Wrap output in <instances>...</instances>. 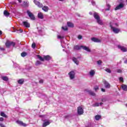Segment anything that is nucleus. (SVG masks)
<instances>
[{
    "label": "nucleus",
    "mask_w": 127,
    "mask_h": 127,
    "mask_svg": "<svg viewBox=\"0 0 127 127\" xmlns=\"http://www.w3.org/2000/svg\"><path fill=\"white\" fill-rule=\"evenodd\" d=\"M34 2L36 4V5H37V6H38V7H42V9L43 10H44V11L47 12L48 11V10H49V7H48V6H43V4H42V3H40L39 1L36 0H34Z\"/></svg>",
    "instance_id": "obj_1"
},
{
    "label": "nucleus",
    "mask_w": 127,
    "mask_h": 127,
    "mask_svg": "<svg viewBox=\"0 0 127 127\" xmlns=\"http://www.w3.org/2000/svg\"><path fill=\"white\" fill-rule=\"evenodd\" d=\"M118 26H119V24L117 23H110V27L114 33H119V32H120V29L116 28L118 27Z\"/></svg>",
    "instance_id": "obj_2"
},
{
    "label": "nucleus",
    "mask_w": 127,
    "mask_h": 127,
    "mask_svg": "<svg viewBox=\"0 0 127 127\" xmlns=\"http://www.w3.org/2000/svg\"><path fill=\"white\" fill-rule=\"evenodd\" d=\"M93 16L95 19H96L97 22L98 23V24L100 25H104V23L103 22V21L100 18V16H99V14H98V13L95 12L93 14Z\"/></svg>",
    "instance_id": "obj_3"
},
{
    "label": "nucleus",
    "mask_w": 127,
    "mask_h": 127,
    "mask_svg": "<svg viewBox=\"0 0 127 127\" xmlns=\"http://www.w3.org/2000/svg\"><path fill=\"white\" fill-rule=\"evenodd\" d=\"M37 57L38 59H39L40 61H44V60H46L47 61H48L49 60H51V57L49 56H44V58H43L42 57H41V56L38 55H37Z\"/></svg>",
    "instance_id": "obj_4"
},
{
    "label": "nucleus",
    "mask_w": 127,
    "mask_h": 127,
    "mask_svg": "<svg viewBox=\"0 0 127 127\" xmlns=\"http://www.w3.org/2000/svg\"><path fill=\"white\" fill-rule=\"evenodd\" d=\"M5 45L7 48H9L10 46H15V44L13 42L9 41H7L5 44Z\"/></svg>",
    "instance_id": "obj_5"
},
{
    "label": "nucleus",
    "mask_w": 127,
    "mask_h": 127,
    "mask_svg": "<svg viewBox=\"0 0 127 127\" xmlns=\"http://www.w3.org/2000/svg\"><path fill=\"white\" fill-rule=\"evenodd\" d=\"M27 13L28 16L30 17V18L32 20H34V19H35V17L34 16V15L33 14V13H31V12H30V11L28 10L27 11Z\"/></svg>",
    "instance_id": "obj_6"
},
{
    "label": "nucleus",
    "mask_w": 127,
    "mask_h": 127,
    "mask_svg": "<svg viewBox=\"0 0 127 127\" xmlns=\"http://www.w3.org/2000/svg\"><path fill=\"white\" fill-rule=\"evenodd\" d=\"M77 114L78 115H83L84 114V110L82 107L80 106L77 108Z\"/></svg>",
    "instance_id": "obj_7"
},
{
    "label": "nucleus",
    "mask_w": 127,
    "mask_h": 127,
    "mask_svg": "<svg viewBox=\"0 0 127 127\" xmlns=\"http://www.w3.org/2000/svg\"><path fill=\"white\" fill-rule=\"evenodd\" d=\"M125 6V4L123 3H121L119 5H117L116 7L115 8V10H118L119 9H121V8H124Z\"/></svg>",
    "instance_id": "obj_8"
},
{
    "label": "nucleus",
    "mask_w": 127,
    "mask_h": 127,
    "mask_svg": "<svg viewBox=\"0 0 127 127\" xmlns=\"http://www.w3.org/2000/svg\"><path fill=\"white\" fill-rule=\"evenodd\" d=\"M69 78L70 80H73L75 78V72L74 71H71L68 73Z\"/></svg>",
    "instance_id": "obj_9"
},
{
    "label": "nucleus",
    "mask_w": 127,
    "mask_h": 127,
    "mask_svg": "<svg viewBox=\"0 0 127 127\" xmlns=\"http://www.w3.org/2000/svg\"><path fill=\"white\" fill-rule=\"evenodd\" d=\"M103 82L104 84L105 88H106L107 89H110V88H111V84H110L109 82H108V81H106L105 80H104Z\"/></svg>",
    "instance_id": "obj_10"
},
{
    "label": "nucleus",
    "mask_w": 127,
    "mask_h": 127,
    "mask_svg": "<svg viewBox=\"0 0 127 127\" xmlns=\"http://www.w3.org/2000/svg\"><path fill=\"white\" fill-rule=\"evenodd\" d=\"M16 123L18 124V125H19L20 126H22V127H27V124H26L25 123H23L22 121H16Z\"/></svg>",
    "instance_id": "obj_11"
},
{
    "label": "nucleus",
    "mask_w": 127,
    "mask_h": 127,
    "mask_svg": "<svg viewBox=\"0 0 127 127\" xmlns=\"http://www.w3.org/2000/svg\"><path fill=\"white\" fill-rule=\"evenodd\" d=\"M118 48L121 49V51H123V52H127V48L124 46H118Z\"/></svg>",
    "instance_id": "obj_12"
},
{
    "label": "nucleus",
    "mask_w": 127,
    "mask_h": 127,
    "mask_svg": "<svg viewBox=\"0 0 127 127\" xmlns=\"http://www.w3.org/2000/svg\"><path fill=\"white\" fill-rule=\"evenodd\" d=\"M91 40L92 41H93V42H96V43L101 42V40L95 37L91 38Z\"/></svg>",
    "instance_id": "obj_13"
},
{
    "label": "nucleus",
    "mask_w": 127,
    "mask_h": 127,
    "mask_svg": "<svg viewBox=\"0 0 127 127\" xmlns=\"http://www.w3.org/2000/svg\"><path fill=\"white\" fill-rule=\"evenodd\" d=\"M80 47H81V48H83L84 50H86V51H87V52H91V50H90L89 47L83 46H81Z\"/></svg>",
    "instance_id": "obj_14"
},
{
    "label": "nucleus",
    "mask_w": 127,
    "mask_h": 127,
    "mask_svg": "<svg viewBox=\"0 0 127 127\" xmlns=\"http://www.w3.org/2000/svg\"><path fill=\"white\" fill-rule=\"evenodd\" d=\"M38 18H40V19H43L44 16L43 15V14L40 12L38 14Z\"/></svg>",
    "instance_id": "obj_15"
},
{
    "label": "nucleus",
    "mask_w": 127,
    "mask_h": 127,
    "mask_svg": "<svg viewBox=\"0 0 127 127\" xmlns=\"http://www.w3.org/2000/svg\"><path fill=\"white\" fill-rule=\"evenodd\" d=\"M23 24L25 27H30V24L26 21L23 22Z\"/></svg>",
    "instance_id": "obj_16"
},
{
    "label": "nucleus",
    "mask_w": 127,
    "mask_h": 127,
    "mask_svg": "<svg viewBox=\"0 0 127 127\" xmlns=\"http://www.w3.org/2000/svg\"><path fill=\"white\" fill-rule=\"evenodd\" d=\"M3 14L6 17H8L10 14L9 13V12H8L7 11H6V10H5L3 12Z\"/></svg>",
    "instance_id": "obj_17"
},
{
    "label": "nucleus",
    "mask_w": 127,
    "mask_h": 127,
    "mask_svg": "<svg viewBox=\"0 0 127 127\" xmlns=\"http://www.w3.org/2000/svg\"><path fill=\"white\" fill-rule=\"evenodd\" d=\"M95 71L94 69H92L89 71V75L91 77H93L95 75Z\"/></svg>",
    "instance_id": "obj_18"
},
{
    "label": "nucleus",
    "mask_w": 127,
    "mask_h": 127,
    "mask_svg": "<svg viewBox=\"0 0 127 127\" xmlns=\"http://www.w3.org/2000/svg\"><path fill=\"white\" fill-rule=\"evenodd\" d=\"M103 105V102H101L100 103H96L92 105L93 107H99V106H102Z\"/></svg>",
    "instance_id": "obj_19"
},
{
    "label": "nucleus",
    "mask_w": 127,
    "mask_h": 127,
    "mask_svg": "<svg viewBox=\"0 0 127 127\" xmlns=\"http://www.w3.org/2000/svg\"><path fill=\"white\" fill-rule=\"evenodd\" d=\"M121 87L123 90V91H127V85H125V84H122L121 85Z\"/></svg>",
    "instance_id": "obj_20"
},
{
    "label": "nucleus",
    "mask_w": 127,
    "mask_h": 127,
    "mask_svg": "<svg viewBox=\"0 0 127 127\" xmlns=\"http://www.w3.org/2000/svg\"><path fill=\"white\" fill-rule=\"evenodd\" d=\"M72 61L76 65H79V61L75 58H72Z\"/></svg>",
    "instance_id": "obj_21"
},
{
    "label": "nucleus",
    "mask_w": 127,
    "mask_h": 127,
    "mask_svg": "<svg viewBox=\"0 0 127 127\" xmlns=\"http://www.w3.org/2000/svg\"><path fill=\"white\" fill-rule=\"evenodd\" d=\"M49 125H50V122H49V121L43 123V127H47V126H49Z\"/></svg>",
    "instance_id": "obj_22"
},
{
    "label": "nucleus",
    "mask_w": 127,
    "mask_h": 127,
    "mask_svg": "<svg viewBox=\"0 0 127 127\" xmlns=\"http://www.w3.org/2000/svg\"><path fill=\"white\" fill-rule=\"evenodd\" d=\"M67 24L68 27H74V24L71 22H67Z\"/></svg>",
    "instance_id": "obj_23"
},
{
    "label": "nucleus",
    "mask_w": 127,
    "mask_h": 127,
    "mask_svg": "<svg viewBox=\"0 0 127 127\" xmlns=\"http://www.w3.org/2000/svg\"><path fill=\"white\" fill-rule=\"evenodd\" d=\"M81 49V47H80V46H79L78 45H76L74 47V49L75 50H79V49Z\"/></svg>",
    "instance_id": "obj_24"
},
{
    "label": "nucleus",
    "mask_w": 127,
    "mask_h": 127,
    "mask_svg": "<svg viewBox=\"0 0 127 127\" xmlns=\"http://www.w3.org/2000/svg\"><path fill=\"white\" fill-rule=\"evenodd\" d=\"M23 82H24V79H20L18 81V84H23Z\"/></svg>",
    "instance_id": "obj_25"
},
{
    "label": "nucleus",
    "mask_w": 127,
    "mask_h": 127,
    "mask_svg": "<svg viewBox=\"0 0 127 127\" xmlns=\"http://www.w3.org/2000/svg\"><path fill=\"white\" fill-rule=\"evenodd\" d=\"M1 78L3 81H8V78L7 76H2Z\"/></svg>",
    "instance_id": "obj_26"
},
{
    "label": "nucleus",
    "mask_w": 127,
    "mask_h": 127,
    "mask_svg": "<svg viewBox=\"0 0 127 127\" xmlns=\"http://www.w3.org/2000/svg\"><path fill=\"white\" fill-rule=\"evenodd\" d=\"M95 118L96 121H99V120L101 119V117L100 115H96Z\"/></svg>",
    "instance_id": "obj_27"
},
{
    "label": "nucleus",
    "mask_w": 127,
    "mask_h": 127,
    "mask_svg": "<svg viewBox=\"0 0 127 127\" xmlns=\"http://www.w3.org/2000/svg\"><path fill=\"white\" fill-rule=\"evenodd\" d=\"M0 116L1 117H3V118H7V116H6V115H5L3 112H1Z\"/></svg>",
    "instance_id": "obj_28"
},
{
    "label": "nucleus",
    "mask_w": 127,
    "mask_h": 127,
    "mask_svg": "<svg viewBox=\"0 0 127 127\" xmlns=\"http://www.w3.org/2000/svg\"><path fill=\"white\" fill-rule=\"evenodd\" d=\"M62 29H63V30H64V31H67V30H68V28H67V26H65V27H62Z\"/></svg>",
    "instance_id": "obj_29"
},
{
    "label": "nucleus",
    "mask_w": 127,
    "mask_h": 127,
    "mask_svg": "<svg viewBox=\"0 0 127 127\" xmlns=\"http://www.w3.org/2000/svg\"><path fill=\"white\" fill-rule=\"evenodd\" d=\"M26 55H27V54L26 53H22L21 54V56H22V57H25Z\"/></svg>",
    "instance_id": "obj_30"
},
{
    "label": "nucleus",
    "mask_w": 127,
    "mask_h": 127,
    "mask_svg": "<svg viewBox=\"0 0 127 127\" xmlns=\"http://www.w3.org/2000/svg\"><path fill=\"white\" fill-rule=\"evenodd\" d=\"M41 64V62L37 61L36 63V65L38 66V65Z\"/></svg>",
    "instance_id": "obj_31"
},
{
    "label": "nucleus",
    "mask_w": 127,
    "mask_h": 127,
    "mask_svg": "<svg viewBox=\"0 0 127 127\" xmlns=\"http://www.w3.org/2000/svg\"><path fill=\"white\" fill-rule=\"evenodd\" d=\"M36 47V44H35V43H33V44H32V48H33V49H35V48Z\"/></svg>",
    "instance_id": "obj_32"
},
{
    "label": "nucleus",
    "mask_w": 127,
    "mask_h": 127,
    "mask_svg": "<svg viewBox=\"0 0 127 127\" xmlns=\"http://www.w3.org/2000/svg\"><path fill=\"white\" fill-rule=\"evenodd\" d=\"M94 89L95 90V91L96 92H97V91H98V90H99V86H94Z\"/></svg>",
    "instance_id": "obj_33"
},
{
    "label": "nucleus",
    "mask_w": 127,
    "mask_h": 127,
    "mask_svg": "<svg viewBox=\"0 0 127 127\" xmlns=\"http://www.w3.org/2000/svg\"><path fill=\"white\" fill-rule=\"evenodd\" d=\"M119 80L120 81V82H122L123 83H124V78H123V77H120L119 78Z\"/></svg>",
    "instance_id": "obj_34"
},
{
    "label": "nucleus",
    "mask_w": 127,
    "mask_h": 127,
    "mask_svg": "<svg viewBox=\"0 0 127 127\" xmlns=\"http://www.w3.org/2000/svg\"><path fill=\"white\" fill-rule=\"evenodd\" d=\"M89 94H90V95H91L92 96H95L96 95L95 93L91 91H89Z\"/></svg>",
    "instance_id": "obj_35"
},
{
    "label": "nucleus",
    "mask_w": 127,
    "mask_h": 127,
    "mask_svg": "<svg viewBox=\"0 0 127 127\" xmlns=\"http://www.w3.org/2000/svg\"><path fill=\"white\" fill-rule=\"evenodd\" d=\"M58 38L59 39H62V38H64V36L58 35Z\"/></svg>",
    "instance_id": "obj_36"
},
{
    "label": "nucleus",
    "mask_w": 127,
    "mask_h": 127,
    "mask_svg": "<svg viewBox=\"0 0 127 127\" xmlns=\"http://www.w3.org/2000/svg\"><path fill=\"white\" fill-rule=\"evenodd\" d=\"M107 7H108V8L106 9V10H110V7H111V5H110V4H107Z\"/></svg>",
    "instance_id": "obj_37"
},
{
    "label": "nucleus",
    "mask_w": 127,
    "mask_h": 127,
    "mask_svg": "<svg viewBox=\"0 0 127 127\" xmlns=\"http://www.w3.org/2000/svg\"><path fill=\"white\" fill-rule=\"evenodd\" d=\"M97 64H98V65H101V64H102V61H101V60L98 61Z\"/></svg>",
    "instance_id": "obj_38"
},
{
    "label": "nucleus",
    "mask_w": 127,
    "mask_h": 127,
    "mask_svg": "<svg viewBox=\"0 0 127 127\" xmlns=\"http://www.w3.org/2000/svg\"><path fill=\"white\" fill-rule=\"evenodd\" d=\"M105 70L106 71V72H108V73H111V69L109 68L106 69Z\"/></svg>",
    "instance_id": "obj_39"
},
{
    "label": "nucleus",
    "mask_w": 127,
    "mask_h": 127,
    "mask_svg": "<svg viewBox=\"0 0 127 127\" xmlns=\"http://www.w3.org/2000/svg\"><path fill=\"white\" fill-rule=\"evenodd\" d=\"M78 38L79 39H82V38H83V37H82L81 35H78Z\"/></svg>",
    "instance_id": "obj_40"
},
{
    "label": "nucleus",
    "mask_w": 127,
    "mask_h": 127,
    "mask_svg": "<svg viewBox=\"0 0 127 127\" xmlns=\"http://www.w3.org/2000/svg\"><path fill=\"white\" fill-rule=\"evenodd\" d=\"M118 73H122V69H117Z\"/></svg>",
    "instance_id": "obj_41"
},
{
    "label": "nucleus",
    "mask_w": 127,
    "mask_h": 127,
    "mask_svg": "<svg viewBox=\"0 0 127 127\" xmlns=\"http://www.w3.org/2000/svg\"><path fill=\"white\" fill-rule=\"evenodd\" d=\"M43 82H44L43 79H41L39 81V83H40L41 84H42L43 83Z\"/></svg>",
    "instance_id": "obj_42"
},
{
    "label": "nucleus",
    "mask_w": 127,
    "mask_h": 127,
    "mask_svg": "<svg viewBox=\"0 0 127 127\" xmlns=\"http://www.w3.org/2000/svg\"><path fill=\"white\" fill-rule=\"evenodd\" d=\"M91 3H92V5H95L96 4V3H95V2L94 1H92Z\"/></svg>",
    "instance_id": "obj_43"
},
{
    "label": "nucleus",
    "mask_w": 127,
    "mask_h": 127,
    "mask_svg": "<svg viewBox=\"0 0 127 127\" xmlns=\"http://www.w3.org/2000/svg\"><path fill=\"white\" fill-rule=\"evenodd\" d=\"M2 121H3V118L2 117L0 118V122H2Z\"/></svg>",
    "instance_id": "obj_44"
},
{
    "label": "nucleus",
    "mask_w": 127,
    "mask_h": 127,
    "mask_svg": "<svg viewBox=\"0 0 127 127\" xmlns=\"http://www.w3.org/2000/svg\"><path fill=\"white\" fill-rule=\"evenodd\" d=\"M102 92H106V90L104 88H101Z\"/></svg>",
    "instance_id": "obj_45"
},
{
    "label": "nucleus",
    "mask_w": 127,
    "mask_h": 127,
    "mask_svg": "<svg viewBox=\"0 0 127 127\" xmlns=\"http://www.w3.org/2000/svg\"><path fill=\"white\" fill-rule=\"evenodd\" d=\"M0 50H2V51H3L4 50V48H0Z\"/></svg>",
    "instance_id": "obj_46"
},
{
    "label": "nucleus",
    "mask_w": 127,
    "mask_h": 127,
    "mask_svg": "<svg viewBox=\"0 0 127 127\" xmlns=\"http://www.w3.org/2000/svg\"><path fill=\"white\" fill-rule=\"evenodd\" d=\"M2 34V32L1 31H0V35H1Z\"/></svg>",
    "instance_id": "obj_47"
},
{
    "label": "nucleus",
    "mask_w": 127,
    "mask_h": 127,
    "mask_svg": "<svg viewBox=\"0 0 127 127\" xmlns=\"http://www.w3.org/2000/svg\"><path fill=\"white\" fill-rule=\"evenodd\" d=\"M125 64H127V60H126L125 61Z\"/></svg>",
    "instance_id": "obj_48"
},
{
    "label": "nucleus",
    "mask_w": 127,
    "mask_h": 127,
    "mask_svg": "<svg viewBox=\"0 0 127 127\" xmlns=\"http://www.w3.org/2000/svg\"><path fill=\"white\" fill-rule=\"evenodd\" d=\"M89 14H90L91 15H92V14H93V13L92 12H89Z\"/></svg>",
    "instance_id": "obj_49"
},
{
    "label": "nucleus",
    "mask_w": 127,
    "mask_h": 127,
    "mask_svg": "<svg viewBox=\"0 0 127 127\" xmlns=\"http://www.w3.org/2000/svg\"><path fill=\"white\" fill-rule=\"evenodd\" d=\"M18 1H19V2H21V0H18Z\"/></svg>",
    "instance_id": "obj_50"
},
{
    "label": "nucleus",
    "mask_w": 127,
    "mask_h": 127,
    "mask_svg": "<svg viewBox=\"0 0 127 127\" xmlns=\"http://www.w3.org/2000/svg\"><path fill=\"white\" fill-rule=\"evenodd\" d=\"M60 0V1H63V0Z\"/></svg>",
    "instance_id": "obj_51"
},
{
    "label": "nucleus",
    "mask_w": 127,
    "mask_h": 127,
    "mask_svg": "<svg viewBox=\"0 0 127 127\" xmlns=\"http://www.w3.org/2000/svg\"><path fill=\"white\" fill-rule=\"evenodd\" d=\"M41 117H44V115L40 116Z\"/></svg>",
    "instance_id": "obj_52"
},
{
    "label": "nucleus",
    "mask_w": 127,
    "mask_h": 127,
    "mask_svg": "<svg viewBox=\"0 0 127 127\" xmlns=\"http://www.w3.org/2000/svg\"><path fill=\"white\" fill-rule=\"evenodd\" d=\"M22 31H22V30H21L20 32H22Z\"/></svg>",
    "instance_id": "obj_53"
},
{
    "label": "nucleus",
    "mask_w": 127,
    "mask_h": 127,
    "mask_svg": "<svg viewBox=\"0 0 127 127\" xmlns=\"http://www.w3.org/2000/svg\"><path fill=\"white\" fill-rule=\"evenodd\" d=\"M126 107H127V104L126 105Z\"/></svg>",
    "instance_id": "obj_54"
}]
</instances>
